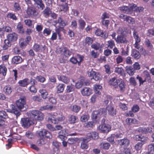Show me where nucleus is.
<instances>
[{
  "instance_id": "nucleus-10",
  "label": "nucleus",
  "mask_w": 154,
  "mask_h": 154,
  "mask_svg": "<svg viewBox=\"0 0 154 154\" xmlns=\"http://www.w3.org/2000/svg\"><path fill=\"white\" fill-rule=\"evenodd\" d=\"M7 69L6 66L3 65H0V81L4 79L6 76Z\"/></svg>"
},
{
  "instance_id": "nucleus-11",
  "label": "nucleus",
  "mask_w": 154,
  "mask_h": 154,
  "mask_svg": "<svg viewBox=\"0 0 154 154\" xmlns=\"http://www.w3.org/2000/svg\"><path fill=\"white\" fill-rule=\"evenodd\" d=\"M115 40L118 44H126L128 40L124 35H119L115 38Z\"/></svg>"
},
{
  "instance_id": "nucleus-57",
  "label": "nucleus",
  "mask_w": 154,
  "mask_h": 154,
  "mask_svg": "<svg viewBox=\"0 0 154 154\" xmlns=\"http://www.w3.org/2000/svg\"><path fill=\"white\" fill-rule=\"evenodd\" d=\"M89 118V116L88 115H84L82 116L81 120L82 122H85L87 121Z\"/></svg>"
},
{
  "instance_id": "nucleus-52",
  "label": "nucleus",
  "mask_w": 154,
  "mask_h": 154,
  "mask_svg": "<svg viewBox=\"0 0 154 154\" xmlns=\"http://www.w3.org/2000/svg\"><path fill=\"white\" fill-rule=\"evenodd\" d=\"M115 72L121 75H123L124 73V70L121 68L116 67L115 68Z\"/></svg>"
},
{
  "instance_id": "nucleus-29",
  "label": "nucleus",
  "mask_w": 154,
  "mask_h": 154,
  "mask_svg": "<svg viewBox=\"0 0 154 154\" xmlns=\"http://www.w3.org/2000/svg\"><path fill=\"white\" fill-rule=\"evenodd\" d=\"M95 34L97 36H100L103 38H107V35L104 34L103 31L100 29H97L95 32Z\"/></svg>"
},
{
  "instance_id": "nucleus-13",
  "label": "nucleus",
  "mask_w": 154,
  "mask_h": 154,
  "mask_svg": "<svg viewBox=\"0 0 154 154\" xmlns=\"http://www.w3.org/2000/svg\"><path fill=\"white\" fill-rule=\"evenodd\" d=\"M98 137V134L95 131L91 132L87 134V140L89 141L91 139H96Z\"/></svg>"
},
{
  "instance_id": "nucleus-35",
  "label": "nucleus",
  "mask_w": 154,
  "mask_h": 154,
  "mask_svg": "<svg viewBox=\"0 0 154 154\" xmlns=\"http://www.w3.org/2000/svg\"><path fill=\"white\" fill-rule=\"evenodd\" d=\"M3 91L6 95H9L11 93L12 89L9 85H6L4 87Z\"/></svg>"
},
{
  "instance_id": "nucleus-48",
  "label": "nucleus",
  "mask_w": 154,
  "mask_h": 154,
  "mask_svg": "<svg viewBox=\"0 0 154 154\" xmlns=\"http://www.w3.org/2000/svg\"><path fill=\"white\" fill-rule=\"evenodd\" d=\"M102 87L100 85H95L94 88V90L96 94L100 95V91L101 90Z\"/></svg>"
},
{
  "instance_id": "nucleus-22",
  "label": "nucleus",
  "mask_w": 154,
  "mask_h": 154,
  "mask_svg": "<svg viewBox=\"0 0 154 154\" xmlns=\"http://www.w3.org/2000/svg\"><path fill=\"white\" fill-rule=\"evenodd\" d=\"M58 79L62 82L65 83L67 84L69 82V79L67 76L64 75H59L57 76Z\"/></svg>"
},
{
  "instance_id": "nucleus-19",
  "label": "nucleus",
  "mask_w": 154,
  "mask_h": 154,
  "mask_svg": "<svg viewBox=\"0 0 154 154\" xmlns=\"http://www.w3.org/2000/svg\"><path fill=\"white\" fill-rule=\"evenodd\" d=\"M39 136H42L45 137H46L49 139L52 138V136L51 133L45 130H43L39 132Z\"/></svg>"
},
{
  "instance_id": "nucleus-39",
  "label": "nucleus",
  "mask_w": 154,
  "mask_h": 154,
  "mask_svg": "<svg viewBox=\"0 0 154 154\" xmlns=\"http://www.w3.org/2000/svg\"><path fill=\"white\" fill-rule=\"evenodd\" d=\"M59 8L60 11H63L64 12H66L68 9L67 4L66 3L59 5Z\"/></svg>"
},
{
  "instance_id": "nucleus-26",
  "label": "nucleus",
  "mask_w": 154,
  "mask_h": 154,
  "mask_svg": "<svg viewBox=\"0 0 154 154\" xmlns=\"http://www.w3.org/2000/svg\"><path fill=\"white\" fill-rule=\"evenodd\" d=\"M119 79H117L115 77H114L110 79L109 81V84L112 86H115L118 85Z\"/></svg>"
},
{
  "instance_id": "nucleus-50",
  "label": "nucleus",
  "mask_w": 154,
  "mask_h": 154,
  "mask_svg": "<svg viewBox=\"0 0 154 154\" xmlns=\"http://www.w3.org/2000/svg\"><path fill=\"white\" fill-rule=\"evenodd\" d=\"M154 152V143H151L148 146V152L151 153Z\"/></svg>"
},
{
  "instance_id": "nucleus-28",
  "label": "nucleus",
  "mask_w": 154,
  "mask_h": 154,
  "mask_svg": "<svg viewBox=\"0 0 154 154\" xmlns=\"http://www.w3.org/2000/svg\"><path fill=\"white\" fill-rule=\"evenodd\" d=\"M58 137L61 140H65L66 138V136L68 135L67 133H66V131L64 130H61L59 133Z\"/></svg>"
},
{
  "instance_id": "nucleus-16",
  "label": "nucleus",
  "mask_w": 154,
  "mask_h": 154,
  "mask_svg": "<svg viewBox=\"0 0 154 154\" xmlns=\"http://www.w3.org/2000/svg\"><path fill=\"white\" fill-rule=\"evenodd\" d=\"M26 13L29 17L34 16L36 14V12L34 8H28L27 9Z\"/></svg>"
},
{
  "instance_id": "nucleus-12",
  "label": "nucleus",
  "mask_w": 154,
  "mask_h": 154,
  "mask_svg": "<svg viewBox=\"0 0 154 154\" xmlns=\"http://www.w3.org/2000/svg\"><path fill=\"white\" fill-rule=\"evenodd\" d=\"M117 142L119 145L121 146H124L125 147H127L130 144V140L127 138L117 140Z\"/></svg>"
},
{
  "instance_id": "nucleus-38",
  "label": "nucleus",
  "mask_w": 154,
  "mask_h": 154,
  "mask_svg": "<svg viewBox=\"0 0 154 154\" xmlns=\"http://www.w3.org/2000/svg\"><path fill=\"white\" fill-rule=\"evenodd\" d=\"M19 43L20 47L22 48L25 47L28 44L25 39L23 38H21L20 39Z\"/></svg>"
},
{
  "instance_id": "nucleus-47",
  "label": "nucleus",
  "mask_w": 154,
  "mask_h": 154,
  "mask_svg": "<svg viewBox=\"0 0 154 154\" xmlns=\"http://www.w3.org/2000/svg\"><path fill=\"white\" fill-rule=\"evenodd\" d=\"M78 22L79 23L80 28L82 30H83L84 29L85 25V22L82 19H79L78 20Z\"/></svg>"
},
{
  "instance_id": "nucleus-2",
  "label": "nucleus",
  "mask_w": 154,
  "mask_h": 154,
  "mask_svg": "<svg viewBox=\"0 0 154 154\" xmlns=\"http://www.w3.org/2000/svg\"><path fill=\"white\" fill-rule=\"evenodd\" d=\"M65 119V117L63 115H60L56 117L55 115H52L51 117L48 119V121L57 124L60 122L64 121Z\"/></svg>"
},
{
  "instance_id": "nucleus-63",
  "label": "nucleus",
  "mask_w": 154,
  "mask_h": 154,
  "mask_svg": "<svg viewBox=\"0 0 154 154\" xmlns=\"http://www.w3.org/2000/svg\"><path fill=\"white\" fill-rule=\"evenodd\" d=\"M85 43L88 45L91 44L93 42V39L90 37H87L85 38Z\"/></svg>"
},
{
  "instance_id": "nucleus-17",
  "label": "nucleus",
  "mask_w": 154,
  "mask_h": 154,
  "mask_svg": "<svg viewBox=\"0 0 154 154\" xmlns=\"http://www.w3.org/2000/svg\"><path fill=\"white\" fill-rule=\"evenodd\" d=\"M91 90L88 87L84 88L81 91L82 94L83 96H88L91 94Z\"/></svg>"
},
{
  "instance_id": "nucleus-31",
  "label": "nucleus",
  "mask_w": 154,
  "mask_h": 154,
  "mask_svg": "<svg viewBox=\"0 0 154 154\" xmlns=\"http://www.w3.org/2000/svg\"><path fill=\"white\" fill-rule=\"evenodd\" d=\"M51 12L50 8L47 7L43 11L42 13L45 17L47 18L49 17Z\"/></svg>"
},
{
  "instance_id": "nucleus-24",
  "label": "nucleus",
  "mask_w": 154,
  "mask_h": 154,
  "mask_svg": "<svg viewBox=\"0 0 154 154\" xmlns=\"http://www.w3.org/2000/svg\"><path fill=\"white\" fill-rule=\"evenodd\" d=\"M126 71L131 76L133 75L135 72V70L132 67L128 66L126 67Z\"/></svg>"
},
{
  "instance_id": "nucleus-37",
  "label": "nucleus",
  "mask_w": 154,
  "mask_h": 154,
  "mask_svg": "<svg viewBox=\"0 0 154 154\" xmlns=\"http://www.w3.org/2000/svg\"><path fill=\"white\" fill-rule=\"evenodd\" d=\"M65 85L63 84H59L56 87L57 92L59 93L62 92L64 89Z\"/></svg>"
},
{
  "instance_id": "nucleus-45",
  "label": "nucleus",
  "mask_w": 154,
  "mask_h": 154,
  "mask_svg": "<svg viewBox=\"0 0 154 154\" xmlns=\"http://www.w3.org/2000/svg\"><path fill=\"white\" fill-rule=\"evenodd\" d=\"M39 92L41 93V96L43 99H46L47 98L48 94L46 90H40Z\"/></svg>"
},
{
  "instance_id": "nucleus-15",
  "label": "nucleus",
  "mask_w": 154,
  "mask_h": 154,
  "mask_svg": "<svg viewBox=\"0 0 154 154\" xmlns=\"http://www.w3.org/2000/svg\"><path fill=\"white\" fill-rule=\"evenodd\" d=\"M7 38L11 42L16 41L18 38V35L15 32L8 34L7 36Z\"/></svg>"
},
{
  "instance_id": "nucleus-27",
  "label": "nucleus",
  "mask_w": 154,
  "mask_h": 154,
  "mask_svg": "<svg viewBox=\"0 0 154 154\" xmlns=\"http://www.w3.org/2000/svg\"><path fill=\"white\" fill-rule=\"evenodd\" d=\"M16 29L19 33L23 34L24 32V30L23 28V25L20 22L18 23Z\"/></svg>"
},
{
  "instance_id": "nucleus-62",
  "label": "nucleus",
  "mask_w": 154,
  "mask_h": 154,
  "mask_svg": "<svg viewBox=\"0 0 154 154\" xmlns=\"http://www.w3.org/2000/svg\"><path fill=\"white\" fill-rule=\"evenodd\" d=\"M102 23L103 25L105 26L107 28H108V25L109 23V21L108 20L102 19Z\"/></svg>"
},
{
  "instance_id": "nucleus-54",
  "label": "nucleus",
  "mask_w": 154,
  "mask_h": 154,
  "mask_svg": "<svg viewBox=\"0 0 154 154\" xmlns=\"http://www.w3.org/2000/svg\"><path fill=\"white\" fill-rule=\"evenodd\" d=\"M136 121V119L131 118H127L126 119V122L127 124L128 125H131L132 123H134Z\"/></svg>"
},
{
  "instance_id": "nucleus-56",
  "label": "nucleus",
  "mask_w": 154,
  "mask_h": 154,
  "mask_svg": "<svg viewBox=\"0 0 154 154\" xmlns=\"http://www.w3.org/2000/svg\"><path fill=\"white\" fill-rule=\"evenodd\" d=\"M46 142V140L44 137L42 136H39V144L43 145Z\"/></svg>"
},
{
  "instance_id": "nucleus-21",
  "label": "nucleus",
  "mask_w": 154,
  "mask_h": 154,
  "mask_svg": "<svg viewBox=\"0 0 154 154\" xmlns=\"http://www.w3.org/2000/svg\"><path fill=\"white\" fill-rule=\"evenodd\" d=\"M112 96L110 95H107L105 97V99L103 101L104 104L107 105V106L112 105Z\"/></svg>"
},
{
  "instance_id": "nucleus-33",
  "label": "nucleus",
  "mask_w": 154,
  "mask_h": 154,
  "mask_svg": "<svg viewBox=\"0 0 154 154\" xmlns=\"http://www.w3.org/2000/svg\"><path fill=\"white\" fill-rule=\"evenodd\" d=\"M77 119V117L73 115H69L68 116V121L71 124L75 123Z\"/></svg>"
},
{
  "instance_id": "nucleus-23",
  "label": "nucleus",
  "mask_w": 154,
  "mask_h": 154,
  "mask_svg": "<svg viewBox=\"0 0 154 154\" xmlns=\"http://www.w3.org/2000/svg\"><path fill=\"white\" fill-rule=\"evenodd\" d=\"M18 83L19 85L22 87H25L29 85L30 82H29V80L27 78H25L23 80H20Z\"/></svg>"
},
{
  "instance_id": "nucleus-41",
  "label": "nucleus",
  "mask_w": 154,
  "mask_h": 154,
  "mask_svg": "<svg viewBox=\"0 0 154 154\" xmlns=\"http://www.w3.org/2000/svg\"><path fill=\"white\" fill-rule=\"evenodd\" d=\"M133 36L135 39V42L139 43L140 41V39L139 37L137 32L135 30L133 32Z\"/></svg>"
},
{
  "instance_id": "nucleus-14",
  "label": "nucleus",
  "mask_w": 154,
  "mask_h": 154,
  "mask_svg": "<svg viewBox=\"0 0 154 154\" xmlns=\"http://www.w3.org/2000/svg\"><path fill=\"white\" fill-rule=\"evenodd\" d=\"M120 17L121 18H123L124 20L126 21L129 23L133 24L134 23L135 21L134 19L130 16L122 14L120 16Z\"/></svg>"
},
{
  "instance_id": "nucleus-5",
  "label": "nucleus",
  "mask_w": 154,
  "mask_h": 154,
  "mask_svg": "<svg viewBox=\"0 0 154 154\" xmlns=\"http://www.w3.org/2000/svg\"><path fill=\"white\" fill-rule=\"evenodd\" d=\"M10 107L11 109H7V111L10 113H14L16 115V118H17L21 114L20 110L14 105L11 104Z\"/></svg>"
},
{
  "instance_id": "nucleus-9",
  "label": "nucleus",
  "mask_w": 154,
  "mask_h": 154,
  "mask_svg": "<svg viewBox=\"0 0 154 154\" xmlns=\"http://www.w3.org/2000/svg\"><path fill=\"white\" fill-rule=\"evenodd\" d=\"M82 60L83 58L80 55H77L75 57H71L70 59V61L72 63L74 64L78 63V65H80Z\"/></svg>"
},
{
  "instance_id": "nucleus-20",
  "label": "nucleus",
  "mask_w": 154,
  "mask_h": 154,
  "mask_svg": "<svg viewBox=\"0 0 154 154\" xmlns=\"http://www.w3.org/2000/svg\"><path fill=\"white\" fill-rule=\"evenodd\" d=\"M131 56L134 59L138 60L141 57V55L139 51L135 49H133L131 51Z\"/></svg>"
},
{
  "instance_id": "nucleus-49",
  "label": "nucleus",
  "mask_w": 154,
  "mask_h": 154,
  "mask_svg": "<svg viewBox=\"0 0 154 154\" xmlns=\"http://www.w3.org/2000/svg\"><path fill=\"white\" fill-rule=\"evenodd\" d=\"M63 49V54L66 57H68L71 54V52H70L66 47H64Z\"/></svg>"
},
{
  "instance_id": "nucleus-25",
  "label": "nucleus",
  "mask_w": 154,
  "mask_h": 154,
  "mask_svg": "<svg viewBox=\"0 0 154 154\" xmlns=\"http://www.w3.org/2000/svg\"><path fill=\"white\" fill-rule=\"evenodd\" d=\"M106 109L108 110V114L110 115L114 116L116 115V111L114 109L112 105L107 106Z\"/></svg>"
},
{
  "instance_id": "nucleus-4",
  "label": "nucleus",
  "mask_w": 154,
  "mask_h": 154,
  "mask_svg": "<svg viewBox=\"0 0 154 154\" xmlns=\"http://www.w3.org/2000/svg\"><path fill=\"white\" fill-rule=\"evenodd\" d=\"M32 121L29 118H24L21 119L20 124L24 128H29L32 125Z\"/></svg>"
},
{
  "instance_id": "nucleus-8",
  "label": "nucleus",
  "mask_w": 154,
  "mask_h": 154,
  "mask_svg": "<svg viewBox=\"0 0 154 154\" xmlns=\"http://www.w3.org/2000/svg\"><path fill=\"white\" fill-rule=\"evenodd\" d=\"M99 129L103 133H107L109 132L111 130V126L108 124H102L99 127Z\"/></svg>"
},
{
  "instance_id": "nucleus-43",
  "label": "nucleus",
  "mask_w": 154,
  "mask_h": 154,
  "mask_svg": "<svg viewBox=\"0 0 154 154\" xmlns=\"http://www.w3.org/2000/svg\"><path fill=\"white\" fill-rule=\"evenodd\" d=\"M70 108L72 111L76 113L78 112L81 109L80 106L76 105L71 106Z\"/></svg>"
},
{
  "instance_id": "nucleus-1",
  "label": "nucleus",
  "mask_w": 154,
  "mask_h": 154,
  "mask_svg": "<svg viewBox=\"0 0 154 154\" xmlns=\"http://www.w3.org/2000/svg\"><path fill=\"white\" fill-rule=\"evenodd\" d=\"M135 6L136 5L134 4H129L128 6L123 5L119 7V10L123 13L131 14L133 13L134 9Z\"/></svg>"
},
{
  "instance_id": "nucleus-42",
  "label": "nucleus",
  "mask_w": 154,
  "mask_h": 154,
  "mask_svg": "<svg viewBox=\"0 0 154 154\" xmlns=\"http://www.w3.org/2000/svg\"><path fill=\"white\" fill-rule=\"evenodd\" d=\"M101 147L105 149H108L110 146V143L107 142H102L100 144Z\"/></svg>"
},
{
  "instance_id": "nucleus-18",
  "label": "nucleus",
  "mask_w": 154,
  "mask_h": 154,
  "mask_svg": "<svg viewBox=\"0 0 154 154\" xmlns=\"http://www.w3.org/2000/svg\"><path fill=\"white\" fill-rule=\"evenodd\" d=\"M22 61V58L20 56H17L12 58L11 62L13 64H17L21 63Z\"/></svg>"
},
{
  "instance_id": "nucleus-34",
  "label": "nucleus",
  "mask_w": 154,
  "mask_h": 154,
  "mask_svg": "<svg viewBox=\"0 0 154 154\" xmlns=\"http://www.w3.org/2000/svg\"><path fill=\"white\" fill-rule=\"evenodd\" d=\"M127 29L124 27H120L117 31V33L121 35H124L127 33Z\"/></svg>"
},
{
  "instance_id": "nucleus-44",
  "label": "nucleus",
  "mask_w": 154,
  "mask_h": 154,
  "mask_svg": "<svg viewBox=\"0 0 154 154\" xmlns=\"http://www.w3.org/2000/svg\"><path fill=\"white\" fill-rule=\"evenodd\" d=\"M7 17L8 18H10L13 20H16L17 18L14 14L11 13H9L7 14Z\"/></svg>"
},
{
  "instance_id": "nucleus-60",
  "label": "nucleus",
  "mask_w": 154,
  "mask_h": 154,
  "mask_svg": "<svg viewBox=\"0 0 154 154\" xmlns=\"http://www.w3.org/2000/svg\"><path fill=\"white\" fill-rule=\"evenodd\" d=\"M93 79L96 81L100 80L101 79V76L100 74L96 72Z\"/></svg>"
},
{
  "instance_id": "nucleus-61",
  "label": "nucleus",
  "mask_w": 154,
  "mask_h": 154,
  "mask_svg": "<svg viewBox=\"0 0 154 154\" xmlns=\"http://www.w3.org/2000/svg\"><path fill=\"white\" fill-rule=\"evenodd\" d=\"M143 9L144 8L142 7H137L136 6H136L134 8V10L136 12H140L143 11Z\"/></svg>"
},
{
  "instance_id": "nucleus-36",
  "label": "nucleus",
  "mask_w": 154,
  "mask_h": 154,
  "mask_svg": "<svg viewBox=\"0 0 154 154\" xmlns=\"http://www.w3.org/2000/svg\"><path fill=\"white\" fill-rule=\"evenodd\" d=\"M57 23L59 24L60 26H65L68 24V22L64 20L61 17L58 18Z\"/></svg>"
},
{
  "instance_id": "nucleus-51",
  "label": "nucleus",
  "mask_w": 154,
  "mask_h": 154,
  "mask_svg": "<svg viewBox=\"0 0 154 154\" xmlns=\"http://www.w3.org/2000/svg\"><path fill=\"white\" fill-rule=\"evenodd\" d=\"M87 140V139H85L81 143V147L82 149H86L88 148V146L86 143V142L88 141Z\"/></svg>"
},
{
  "instance_id": "nucleus-58",
  "label": "nucleus",
  "mask_w": 154,
  "mask_h": 154,
  "mask_svg": "<svg viewBox=\"0 0 154 154\" xmlns=\"http://www.w3.org/2000/svg\"><path fill=\"white\" fill-rule=\"evenodd\" d=\"M96 72L93 71L92 70H91L90 71H88V76L91 78V79H92L94 77Z\"/></svg>"
},
{
  "instance_id": "nucleus-64",
  "label": "nucleus",
  "mask_w": 154,
  "mask_h": 154,
  "mask_svg": "<svg viewBox=\"0 0 154 154\" xmlns=\"http://www.w3.org/2000/svg\"><path fill=\"white\" fill-rule=\"evenodd\" d=\"M136 79L139 80L140 86L141 85H143V83L146 82V79H144V80H143L142 78L141 77L139 76L138 75L136 77Z\"/></svg>"
},
{
  "instance_id": "nucleus-53",
  "label": "nucleus",
  "mask_w": 154,
  "mask_h": 154,
  "mask_svg": "<svg viewBox=\"0 0 154 154\" xmlns=\"http://www.w3.org/2000/svg\"><path fill=\"white\" fill-rule=\"evenodd\" d=\"M74 90V86L72 85L67 86L66 90L67 93H69L73 91Z\"/></svg>"
},
{
  "instance_id": "nucleus-40",
  "label": "nucleus",
  "mask_w": 154,
  "mask_h": 154,
  "mask_svg": "<svg viewBox=\"0 0 154 154\" xmlns=\"http://www.w3.org/2000/svg\"><path fill=\"white\" fill-rule=\"evenodd\" d=\"M13 8L15 12L19 11L21 10L19 3L16 2L14 4Z\"/></svg>"
},
{
  "instance_id": "nucleus-3",
  "label": "nucleus",
  "mask_w": 154,
  "mask_h": 154,
  "mask_svg": "<svg viewBox=\"0 0 154 154\" xmlns=\"http://www.w3.org/2000/svg\"><path fill=\"white\" fill-rule=\"evenodd\" d=\"M107 114V112L105 108H101L98 110H95L93 112L92 118L94 119L99 118L101 116H103Z\"/></svg>"
},
{
  "instance_id": "nucleus-6",
  "label": "nucleus",
  "mask_w": 154,
  "mask_h": 154,
  "mask_svg": "<svg viewBox=\"0 0 154 154\" xmlns=\"http://www.w3.org/2000/svg\"><path fill=\"white\" fill-rule=\"evenodd\" d=\"M28 115L33 120H38V110H32L28 112Z\"/></svg>"
},
{
  "instance_id": "nucleus-46",
  "label": "nucleus",
  "mask_w": 154,
  "mask_h": 154,
  "mask_svg": "<svg viewBox=\"0 0 154 154\" xmlns=\"http://www.w3.org/2000/svg\"><path fill=\"white\" fill-rule=\"evenodd\" d=\"M0 117L5 119L9 118L8 114L4 110L0 111Z\"/></svg>"
},
{
  "instance_id": "nucleus-7",
  "label": "nucleus",
  "mask_w": 154,
  "mask_h": 154,
  "mask_svg": "<svg viewBox=\"0 0 154 154\" xmlns=\"http://www.w3.org/2000/svg\"><path fill=\"white\" fill-rule=\"evenodd\" d=\"M26 103V99L24 98H21L17 100L16 102V104L18 107V109L20 110H20L24 107V106Z\"/></svg>"
},
{
  "instance_id": "nucleus-59",
  "label": "nucleus",
  "mask_w": 154,
  "mask_h": 154,
  "mask_svg": "<svg viewBox=\"0 0 154 154\" xmlns=\"http://www.w3.org/2000/svg\"><path fill=\"white\" fill-rule=\"evenodd\" d=\"M143 143L140 142H138L135 146V148L137 150H140L142 148Z\"/></svg>"
},
{
  "instance_id": "nucleus-55",
  "label": "nucleus",
  "mask_w": 154,
  "mask_h": 154,
  "mask_svg": "<svg viewBox=\"0 0 154 154\" xmlns=\"http://www.w3.org/2000/svg\"><path fill=\"white\" fill-rule=\"evenodd\" d=\"M53 108V106L49 105H46V106H42L40 108V110L41 111H43L45 110L50 109H52Z\"/></svg>"
},
{
  "instance_id": "nucleus-32",
  "label": "nucleus",
  "mask_w": 154,
  "mask_h": 154,
  "mask_svg": "<svg viewBox=\"0 0 154 154\" xmlns=\"http://www.w3.org/2000/svg\"><path fill=\"white\" fill-rule=\"evenodd\" d=\"M119 86L121 91H124L125 90V86L124 82L122 79H119Z\"/></svg>"
},
{
  "instance_id": "nucleus-30",
  "label": "nucleus",
  "mask_w": 154,
  "mask_h": 154,
  "mask_svg": "<svg viewBox=\"0 0 154 154\" xmlns=\"http://www.w3.org/2000/svg\"><path fill=\"white\" fill-rule=\"evenodd\" d=\"M91 47L96 50H101L103 47V45L99 43L96 42L93 44L91 45Z\"/></svg>"
}]
</instances>
